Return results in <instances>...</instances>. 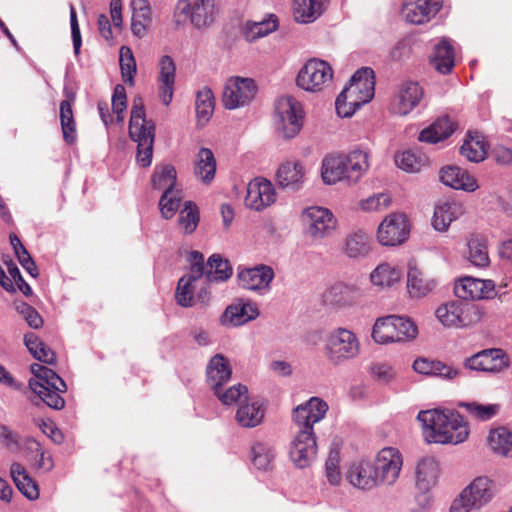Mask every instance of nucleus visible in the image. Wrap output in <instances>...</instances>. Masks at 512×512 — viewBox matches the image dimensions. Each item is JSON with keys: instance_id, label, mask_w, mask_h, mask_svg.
Returning <instances> with one entry per match:
<instances>
[{"instance_id": "61", "label": "nucleus", "mask_w": 512, "mask_h": 512, "mask_svg": "<svg viewBox=\"0 0 512 512\" xmlns=\"http://www.w3.org/2000/svg\"><path fill=\"white\" fill-rule=\"evenodd\" d=\"M29 449L35 452V463L37 469L45 472L50 471L53 468V460L50 455H46L38 441H31Z\"/></svg>"}, {"instance_id": "9", "label": "nucleus", "mask_w": 512, "mask_h": 512, "mask_svg": "<svg viewBox=\"0 0 512 512\" xmlns=\"http://www.w3.org/2000/svg\"><path fill=\"white\" fill-rule=\"evenodd\" d=\"M416 335V325L410 319L397 315L377 319L372 330V338L380 344L411 340Z\"/></svg>"}, {"instance_id": "47", "label": "nucleus", "mask_w": 512, "mask_h": 512, "mask_svg": "<svg viewBox=\"0 0 512 512\" xmlns=\"http://www.w3.org/2000/svg\"><path fill=\"white\" fill-rule=\"evenodd\" d=\"M468 260L476 267H485L489 264V255L486 241L479 235H472L467 242Z\"/></svg>"}, {"instance_id": "56", "label": "nucleus", "mask_w": 512, "mask_h": 512, "mask_svg": "<svg viewBox=\"0 0 512 512\" xmlns=\"http://www.w3.org/2000/svg\"><path fill=\"white\" fill-rule=\"evenodd\" d=\"M119 63L123 81L129 85H133L137 66L132 50L129 47H121Z\"/></svg>"}, {"instance_id": "38", "label": "nucleus", "mask_w": 512, "mask_h": 512, "mask_svg": "<svg viewBox=\"0 0 512 512\" xmlns=\"http://www.w3.org/2000/svg\"><path fill=\"white\" fill-rule=\"evenodd\" d=\"M276 176L281 187L297 190L304 182L305 172L301 163L288 161L278 168Z\"/></svg>"}, {"instance_id": "15", "label": "nucleus", "mask_w": 512, "mask_h": 512, "mask_svg": "<svg viewBox=\"0 0 512 512\" xmlns=\"http://www.w3.org/2000/svg\"><path fill=\"white\" fill-rule=\"evenodd\" d=\"M402 464V456L396 448L386 447L380 450L372 462L379 485L394 484L399 478Z\"/></svg>"}, {"instance_id": "23", "label": "nucleus", "mask_w": 512, "mask_h": 512, "mask_svg": "<svg viewBox=\"0 0 512 512\" xmlns=\"http://www.w3.org/2000/svg\"><path fill=\"white\" fill-rule=\"evenodd\" d=\"M454 292L461 299L492 298L495 294V284L492 280L464 277L456 282Z\"/></svg>"}, {"instance_id": "35", "label": "nucleus", "mask_w": 512, "mask_h": 512, "mask_svg": "<svg viewBox=\"0 0 512 512\" xmlns=\"http://www.w3.org/2000/svg\"><path fill=\"white\" fill-rule=\"evenodd\" d=\"M464 213L463 205L456 201L439 203L434 210L432 225L437 231H446L452 221Z\"/></svg>"}, {"instance_id": "8", "label": "nucleus", "mask_w": 512, "mask_h": 512, "mask_svg": "<svg viewBox=\"0 0 512 512\" xmlns=\"http://www.w3.org/2000/svg\"><path fill=\"white\" fill-rule=\"evenodd\" d=\"M493 483L487 477H477L452 501L450 512H477L493 498Z\"/></svg>"}, {"instance_id": "20", "label": "nucleus", "mask_w": 512, "mask_h": 512, "mask_svg": "<svg viewBox=\"0 0 512 512\" xmlns=\"http://www.w3.org/2000/svg\"><path fill=\"white\" fill-rule=\"evenodd\" d=\"M276 201V192L273 184L264 179L256 178L249 182L245 205L255 211H261Z\"/></svg>"}, {"instance_id": "7", "label": "nucleus", "mask_w": 512, "mask_h": 512, "mask_svg": "<svg viewBox=\"0 0 512 512\" xmlns=\"http://www.w3.org/2000/svg\"><path fill=\"white\" fill-rule=\"evenodd\" d=\"M324 352L329 363L339 366L359 355L360 342L353 331L338 327L327 335Z\"/></svg>"}, {"instance_id": "4", "label": "nucleus", "mask_w": 512, "mask_h": 512, "mask_svg": "<svg viewBox=\"0 0 512 512\" xmlns=\"http://www.w3.org/2000/svg\"><path fill=\"white\" fill-rule=\"evenodd\" d=\"M375 76L369 67L357 70L348 85L337 96L335 108L341 117L352 116L363 104L374 97Z\"/></svg>"}, {"instance_id": "60", "label": "nucleus", "mask_w": 512, "mask_h": 512, "mask_svg": "<svg viewBox=\"0 0 512 512\" xmlns=\"http://www.w3.org/2000/svg\"><path fill=\"white\" fill-rule=\"evenodd\" d=\"M127 107V97L125 87L117 84L112 95V111L116 115L117 122H123V112Z\"/></svg>"}, {"instance_id": "17", "label": "nucleus", "mask_w": 512, "mask_h": 512, "mask_svg": "<svg viewBox=\"0 0 512 512\" xmlns=\"http://www.w3.org/2000/svg\"><path fill=\"white\" fill-rule=\"evenodd\" d=\"M409 235L408 220L405 215L394 213L387 216L377 230L378 242L383 246L402 244Z\"/></svg>"}, {"instance_id": "57", "label": "nucleus", "mask_w": 512, "mask_h": 512, "mask_svg": "<svg viewBox=\"0 0 512 512\" xmlns=\"http://www.w3.org/2000/svg\"><path fill=\"white\" fill-rule=\"evenodd\" d=\"M198 223L199 213L197 206L190 201L186 202L184 208L180 211V226L184 229L185 233L191 234L197 228Z\"/></svg>"}, {"instance_id": "26", "label": "nucleus", "mask_w": 512, "mask_h": 512, "mask_svg": "<svg viewBox=\"0 0 512 512\" xmlns=\"http://www.w3.org/2000/svg\"><path fill=\"white\" fill-rule=\"evenodd\" d=\"M439 464L434 457L426 456L419 460L415 468L417 491H431L438 483Z\"/></svg>"}, {"instance_id": "11", "label": "nucleus", "mask_w": 512, "mask_h": 512, "mask_svg": "<svg viewBox=\"0 0 512 512\" xmlns=\"http://www.w3.org/2000/svg\"><path fill=\"white\" fill-rule=\"evenodd\" d=\"M190 271L182 276L176 288L175 299L181 307L194 305L196 283L204 276V256L198 251H191L188 257Z\"/></svg>"}, {"instance_id": "5", "label": "nucleus", "mask_w": 512, "mask_h": 512, "mask_svg": "<svg viewBox=\"0 0 512 512\" xmlns=\"http://www.w3.org/2000/svg\"><path fill=\"white\" fill-rule=\"evenodd\" d=\"M129 136L137 143V161L143 167L152 163L155 140V126L145 118L144 105L141 98L133 101L129 121Z\"/></svg>"}, {"instance_id": "62", "label": "nucleus", "mask_w": 512, "mask_h": 512, "mask_svg": "<svg viewBox=\"0 0 512 512\" xmlns=\"http://www.w3.org/2000/svg\"><path fill=\"white\" fill-rule=\"evenodd\" d=\"M371 373L381 383H389L396 375L393 367L387 363H375L371 366Z\"/></svg>"}, {"instance_id": "42", "label": "nucleus", "mask_w": 512, "mask_h": 512, "mask_svg": "<svg viewBox=\"0 0 512 512\" xmlns=\"http://www.w3.org/2000/svg\"><path fill=\"white\" fill-rule=\"evenodd\" d=\"M195 175L205 184L211 183L216 173V160L212 151L208 148H201L197 154L195 163Z\"/></svg>"}, {"instance_id": "12", "label": "nucleus", "mask_w": 512, "mask_h": 512, "mask_svg": "<svg viewBox=\"0 0 512 512\" xmlns=\"http://www.w3.org/2000/svg\"><path fill=\"white\" fill-rule=\"evenodd\" d=\"M332 77V67L326 61L310 59L298 72L296 83L305 91L318 92L332 81Z\"/></svg>"}, {"instance_id": "55", "label": "nucleus", "mask_w": 512, "mask_h": 512, "mask_svg": "<svg viewBox=\"0 0 512 512\" xmlns=\"http://www.w3.org/2000/svg\"><path fill=\"white\" fill-rule=\"evenodd\" d=\"M459 407L464 408L472 417L480 421L490 420L500 408L498 404H481L476 401L461 402Z\"/></svg>"}, {"instance_id": "54", "label": "nucleus", "mask_w": 512, "mask_h": 512, "mask_svg": "<svg viewBox=\"0 0 512 512\" xmlns=\"http://www.w3.org/2000/svg\"><path fill=\"white\" fill-rule=\"evenodd\" d=\"M253 464L259 470H267L275 457L274 448L268 443L257 442L252 446Z\"/></svg>"}, {"instance_id": "50", "label": "nucleus", "mask_w": 512, "mask_h": 512, "mask_svg": "<svg viewBox=\"0 0 512 512\" xmlns=\"http://www.w3.org/2000/svg\"><path fill=\"white\" fill-rule=\"evenodd\" d=\"M277 29V19L270 16L268 20L259 22H247L244 27V35L247 41L253 42L265 37Z\"/></svg>"}, {"instance_id": "31", "label": "nucleus", "mask_w": 512, "mask_h": 512, "mask_svg": "<svg viewBox=\"0 0 512 512\" xmlns=\"http://www.w3.org/2000/svg\"><path fill=\"white\" fill-rule=\"evenodd\" d=\"M413 369L419 374L439 377L449 381L454 380L461 374V371L453 366L439 360H431L428 358L416 359L413 363Z\"/></svg>"}, {"instance_id": "28", "label": "nucleus", "mask_w": 512, "mask_h": 512, "mask_svg": "<svg viewBox=\"0 0 512 512\" xmlns=\"http://www.w3.org/2000/svg\"><path fill=\"white\" fill-rule=\"evenodd\" d=\"M360 294L357 283L337 282L325 291L323 298L329 305L344 307L353 304Z\"/></svg>"}, {"instance_id": "37", "label": "nucleus", "mask_w": 512, "mask_h": 512, "mask_svg": "<svg viewBox=\"0 0 512 512\" xmlns=\"http://www.w3.org/2000/svg\"><path fill=\"white\" fill-rule=\"evenodd\" d=\"M455 130L453 121L448 116L435 120L429 127L423 129L419 134V141L436 144L451 136Z\"/></svg>"}, {"instance_id": "1", "label": "nucleus", "mask_w": 512, "mask_h": 512, "mask_svg": "<svg viewBox=\"0 0 512 512\" xmlns=\"http://www.w3.org/2000/svg\"><path fill=\"white\" fill-rule=\"evenodd\" d=\"M328 411V404L318 397L297 405L292 412L293 423L298 433L290 448V458L298 468L310 465L317 454L314 424L320 422Z\"/></svg>"}, {"instance_id": "29", "label": "nucleus", "mask_w": 512, "mask_h": 512, "mask_svg": "<svg viewBox=\"0 0 512 512\" xmlns=\"http://www.w3.org/2000/svg\"><path fill=\"white\" fill-rule=\"evenodd\" d=\"M265 416L263 403L254 398H247L238 405L235 419L243 428H254L259 426Z\"/></svg>"}, {"instance_id": "21", "label": "nucleus", "mask_w": 512, "mask_h": 512, "mask_svg": "<svg viewBox=\"0 0 512 512\" xmlns=\"http://www.w3.org/2000/svg\"><path fill=\"white\" fill-rule=\"evenodd\" d=\"M423 97V90L417 82L406 81L402 83L391 102V111L394 114L405 116L409 114Z\"/></svg>"}, {"instance_id": "43", "label": "nucleus", "mask_w": 512, "mask_h": 512, "mask_svg": "<svg viewBox=\"0 0 512 512\" xmlns=\"http://www.w3.org/2000/svg\"><path fill=\"white\" fill-rule=\"evenodd\" d=\"M454 50L447 39H442L436 46L431 59L435 69L442 74L451 72L454 66Z\"/></svg>"}, {"instance_id": "22", "label": "nucleus", "mask_w": 512, "mask_h": 512, "mask_svg": "<svg viewBox=\"0 0 512 512\" xmlns=\"http://www.w3.org/2000/svg\"><path fill=\"white\" fill-rule=\"evenodd\" d=\"M442 0H409L402 13L407 22L421 25L429 22L441 9Z\"/></svg>"}, {"instance_id": "36", "label": "nucleus", "mask_w": 512, "mask_h": 512, "mask_svg": "<svg viewBox=\"0 0 512 512\" xmlns=\"http://www.w3.org/2000/svg\"><path fill=\"white\" fill-rule=\"evenodd\" d=\"M328 0H294L293 15L298 23L316 21L326 9Z\"/></svg>"}, {"instance_id": "27", "label": "nucleus", "mask_w": 512, "mask_h": 512, "mask_svg": "<svg viewBox=\"0 0 512 512\" xmlns=\"http://www.w3.org/2000/svg\"><path fill=\"white\" fill-rule=\"evenodd\" d=\"M159 97L165 106H168L173 98L176 76V65L169 55H164L159 60Z\"/></svg>"}, {"instance_id": "25", "label": "nucleus", "mask_w": 512, "mask_h": 512, "mask_svg": "<svg viewBox=\"0 0 512 512\" xmlns=\"http://www.w3.org/2000/svg\"><path fill=\"white\" fill-rule=\"evenodd\" d=\"M346 479L352 486L362 490H371L379 485L370 461L352 463L347 470Z\"/></svg>"}, {"instance_id": "63", "label": "nucleus", "mask_w": 512, "mask_h": 512, "mask_svg": "<svg viewBox=\"0 0 512 512\" xmlns=\"http://www.w3.org/2000/svg\"><path fill=\"white\" fill-rule=\"evenodd\" d=\"M397 166L406 172H415L419 169V161L411 151H405L396 156Z\"/></svg>"}, {"instance_id": "44", "label": "nucleus", "mask_w": 512, "mask_h": 512, "mask_svg": "<svg viewBox=\"0 0 512 512\" xmlns=\"http://www.w3.org/2000/svg\"><path fill=\"white\" fill-rule=\"evenodd\" d=\"M177 173L173 165H156L151 176L152 187L156 190L174 191Z\"/></svg>"}, {"instance_id": "32", "label": "nucleus", "mask_w": 512, "mask_h": 512, "mask_svg": "<svg viewBox=\"0 0 512 512\" xmlns=\"http://www.w3.org/2000/svg\"><path fill=\"white\" fill-rule=\"evenodd\" d=\"M371 247V236L363 230H357L345 237L342 252L350 259H359L366 257L370 253Z\"/></svg>"}, {"instance_id": "46", "label": "nucleus", "mask_w": 512, "mask_h": 512, "mask_svg": "<svg viewBox=\"0 0 512 512\" xmlns=\"http://www.w3.org/2000/svg\"><path fill=\"white\" fill-rule=\"evenodd\" d=\"M24 343L35 359L46 364L55 363V352L42 342L34 333L26 334L24 336Z\"/></svg>"}, {"instance_id": "49", "label": "nucleus", "mask_w": 512, "mask_h": 512, "mask_svg": "<svg viewBox=\"0 0 512 512\" xmlns=\"http://www.w3.org/2000/svg\"><path fill=\"white\" fill-rule=\"evenodd\" d=\"M214 96L211 89L204 87L196 96V115L200 125H205L214 112Z\"/></svg>"}, {"instance_id": "24", "label": "nucleus", "mask_w": 512, "mask_h": 512, "mask_svg": "<svg viewBox=\"0 0 512 512\" xmlns=\"http://www.w3.org/2000/svg\"><path fill=\"white\" fill-rule=\"evenodd\" d=\"M259 316L257 306L244 299H238L229 305L221 316V324L224 326H240Z\"/></svg>"}, {"instance_id": "13", "label": "nucleus", "mask_w": 512, "mask_h": 512, "mask_svg": "<svg viewBox=\"0 0 512 512\" xmlns=\"http://www.w3.org/2000/svg\"><path fill=\"white\" fill-rule=\"evenodd\" d=\"M305 231L312 239L330 237L337 228V219L333 213L321 206H311L302 213Z\"/></svg>"}, {"instance_id": "2", "label": "nucleus", "mask_w": 512, "mask_h": 512, "mask_svg": "<svg viewBox=\"0 0 512 512\" xmlns=\"http://www.w3.org/2000/svg\"><path fill=\"white\" fill-rule=\"evenodd\" d=\"M417 419L422 424L428 442L459 444L468 438V423L458 412L420 411Z\"/></svg>"}, {"instance_id": "39", "label": "nucleus", "mask_w": 512, "mask_h": 512, "mask_svg": "<svg viewBox=\"0 0 512 512\" xmlns=\"http://www.w3.org/2000/svg\"><path fill=\"white\" fill-rule=\"evenodd\" d=\"M464 305L460 301H449L440 305L435 312L436 318L445 327H461L465 324L463 318Z\"/></svg>"}, {"instance_id": "19", "label": "nucleus", "mask_w": 512, "mask_h": 512, "mask_svg": "<svg viewBox=\"0 0 512 512\" xmlns=\"http://www.w3.org/2000/svg\"><path fill=\"white\" fill-rule=\"evenodd\" d=\"M273 269L264 264H259L251 268L240 269L237 273L239 286L265 294L270 290V284L274 279Z\"/></svg>"}, {"instance_id": "40", "label": "nucleus", "mask_w": 512, "mask_h": 512, "mask_svg": "<svg viewBox=\"0 0 512 512\" xmlns=\"http://www.w3.org/2000/svg\"><path fill=\"white\" fill-rule=\"evenodd\" d=\"M11 477L18 490L30 500L39 496L36 482L27 474L25 468L19 463H13L10 468Z\"/></svg>"}, {"instance_id": "64", "label": "nucleus", "mask_w": 512, "mask_h": 512, "mask_svg": "<svg viewBox=\"0 0 512 512\" xmlns=\"http://www.w3.org/2000/svg\"><path fill=\"white\" fill-rule=\"evenodd\" d=\"M390 203V198L387 194L379 193L373 196L368 197L367 199L361 202V207L364 210L372 211V210H380L382 208H386Z\"/></svg>"}, {"instance_id": "45", "label": "nucleus", "mask_w": 512, "mask_h": 512, "mask_svg": "<svg viewBox=\"0 0 512 512\" xmlns=\"http://www.w3.org/2000/svg\"><path fill=\"white\" fill-rule=\"evenodd\" d=\"M489 445L494 453L512 458V431L505 427L492 429L488 437Z\"/></svg>"}, {"instance_id": "58", "label": "nucleus", "mask_w": 512, "mask_h": 512, "mask_svg": "<svg viewBox=\"0 0 512 512\" xmlns=\"http://www.w3.org/2000/svg\"><path fill=\"white\" fill-rule=\"evenodd\" d=\"M180 201V196L175 190L164 191L159 200V208L162 216L165 219L172 218L180 207Z\"/></svg>"}, {"instance_id": "3", "label": "nucleus", "mask_w": 512, "mask_h": 512, "mask_svg": "<svg viewBox=\"0 0 512 512\" xmlns=\"http://www.w3.org/2000/svg\"><path fill=\"white\" fill-rule=\"evenodd\" d=\"M370 167L369 153L363 149H353L346 154L327 155L321 166V176L327 185L340 181L356 184Z\"/></svg>"}, {"instance_id": "10", "label": "nucleus", "mask_w": 512, "mask_h": 512, "mask_svg": "<svg viewBox=\"0 0 512 512\" xmlns=\"http://www.w3.org/2000/svg\"><path fill=\"white\" fill-rule=\"evenodd\" d=\"M303 112L300 102L292 96L279 97L275 102L274 123L286 139L295 137L302 128Z\"/></svg>"}, {"instance_id": "41", "label": "nucleus", "mask_w": 512, "mask_h": 512, "mask_svg": "<svg viewBox=\"0 0 512 512\" xmlns=\"http://www.w3.org/2000/svg\"><path fill=\"white\" fill-rule=\"evenodd\" d=\"M204 275L209 282H222L231 277L232 268L227 260L213 254L204 266Z\"/></svg>"}, {"instance_id": "51", "label": "nucleus", "mask_w": 512, "mask_h": 512, "mask_svg": "<svg viewBox=\"0 0 512 512\" xmlns=\"http://www.w3.org/2000/svg\"><path fill=\"white\" fill-rule=\"evenodd\" d=\"M214 395L218 400L226 406H231L235 403H239L248 398V389L245 385L237 384L224 389L223 386L212 389Z\"/></svg>"}, {"instance_id": "18", "label": "nucleus", "mask_w": 512, "mask_h": 512, "mask_svg": "<svg viewBox=\"0 0 512 512\" xmlns=\"http://www.w3.org/2000/svg\"><path fill=\"white\" fill-rule=\"evenodd\" d=\"M463 366L476 372L499 373L508 366V362L501 349L493 348L482 350L466 358Z\"/></svg>"}, {"instance_id": "30", "label": "nucleus", "mask_w": 512, "mask_h": 512, "mask_svg": "<svg viewBox=\"0 0 512 512\" xmlns=\"http://www.w3.org/2000/svg\"><path fill=\"white\" fill-rule=\"evenodd\" d=\"M441 182L456 190L474 192L478 189L477 180L458 166H447L440 171Z\"/></svg>"}, {"instance_id": "34", "label": "nucleus", "mask_w": 512, "mask_h": 512, "mask_svg": "<svg viewBox=\"0 0 512 512\" xmlns=\"http://www.w3.org/2000/svg\"><path fill=\"white\" fill-rule=\"evenodd\" d=\"M206 375L207 383L211 390L219 386H224L231 379L232 369L224 355L216 354L210 359L206 369Z\"/></svg>"}, {"instance_id": "14", "label": "nucleus", "mask_w": 512, "mask_h": 512, "mask_svg": "<svg viewBox=\"0 0 512 512\" xmlns=\"http://www.w3.org/2000/svg\"><path fill=\"white\" fill-rule=\"evenodd\" d=\"M257 93L255 81L251 78L239 76L227 80L222 102L226 109L233 110L249 105Z\"/></svg>"}, {"instance_id": "53", "label": "nucleus", "mask_w": 512, "mask_h": 512, "mask_svg": "<svg viewBox=\"0 0 512 512\" xmlns=\"http://www.w3.org/2000/svg\"><path fill=\"white\" fill-rule=\"evenodd\" d=\"M486 152V144L479 136L470 137L465 140L460 148L461 155L471 162H480L484 160Z\"/></svg>"}, {"instance_id": "48", "label": "nucleus", "mask_w": 512, "mask_h": 512, "mask_svg": "<svg viewBox=\"0 0 512 512\" xmlns=\"http://www.w3.org/2000/svg\"><path fill=\"white\" fill-rule=\"evenodd\" d=\"M401 271L388 263L379 264L370 274L373 285L379 287H391L399 281Z\"/></svg>"}, {"instance_id": "33", "label": "nucleus", "mask_w": 512, "mask_h": 512, "mask_svg": "<svg viewBox=\"0 0 512 512\" xmlns=\"http://www.w3.org/2000/svg\"><path fill=\"white\" fill-rule=\"evenodd\" d=\"M436 287V281L414 265H409L407 273V289L412 298H422Z\"/></svg>"}, {"instance_id": "6", "label": "nucleus", "mask_w": 512, "mask_h": 512, "mask_svg": "<svg viewBox=\"0 0 512 512\" xmlns=\"http://www.w3.org/2000/svg\"><path fill=\"white\" fill-rule=\"evenodd\" d=\"M31 372L36 379H30V389L50 408H64L65 400L60 394L67 390L65 381L52 369L38 363L31 365Z\"/></svg>"}, {"instance_id": "16", "label": "nucleus", "mask_w": 512, "mask_h": 512, "mask_svg": "<svg viewBox=\"0 0 512 512\" xmlns=\"http://www.w3.org/2000/svg\"><path fill=\"white\" fill-rule=\"evenodd\" d=\"M175 15L189 17L191 24L197 29L207 28L214 21V0H179Z\"/></svg>"}, {"instance_id": "59", "label": "nucleus", "mask_w": 512, "mask_h": 512, "mask_svg": "<svg viewBox=\"0 0 512 512\" xmlns=\"http://www.w3.org/2000/svg\"><path fill=\"white\" fill-rule=\"evenodd\" d=\"M340 452L338 449H331L325 462V473L328 482L331 485H338L341 481L339 470Z\"/></svg>"}, {"instance_id": "52", "label": "nucleus", "mask_w": 512, "mask_h": 512, "mask_svg": "<svg viewBox=\"0 0 512 512\" xmlns=\"http://www.w3.org/2000/svg\"><path fill=\"white\" fill-rule=\"evenodd\" d=\"M60 121L64 140L71 144L76 139L75 121L70 100L60 103Z\"/></svg>"}]
</instances>
